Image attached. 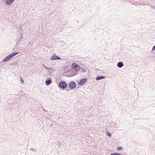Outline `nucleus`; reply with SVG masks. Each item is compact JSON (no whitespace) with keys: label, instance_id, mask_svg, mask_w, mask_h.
<instances>
[{"label":"nucleus","instance_id":"nucleus-5","mask_svg":"<svg viewBox=\"0 0 155 155\" xmlns=\"http://www.w3.org/2000/svg\"><path fill=\"white\" fill-rule=\"evenodd\" d=\"M52 82V80L51 78H50L46 80L45 81V84L46 85L48 86Z\"/></svg>","mask_w":155,"mask_h":155},{"label":"nucleus","instance_id":"nucleus-7","mask_svg":"<svg viewBox=\"0 0 155 155\" xmlns=\"http://www.w3.org/2000/svg\"><path fill=\"white\" fill-rule=\"evenodd\" d=\"M124 65V64L122 62H119L117 64V66L119 68H121Z\"/></svg>","mask_w":155,"mask_h":155},{"label":"nucleus","instance_id":"nucleus-4","mask_svg":"<svg viewBox=\"0 0 155 155\" xmlns=\"http://www.w3.org/2000/svg\"><path fill=\"white\" fill-rule=\"evenodd\" d=\"M87 80V79L84 78L80 80L79 82L78 83L79 85H82L84 84H85Z\"/></svg>","mask_w":155,"mask_h":155},{"label":"nucleus","instance_id":"nucleus-14","mask_svg":"<svg viewBox=\"0 0 155 155\" xmlns=\"http://www.w3.org/2000/svg\"><path fill=\"white\" fill-rule=\"evenodd\" d=\"M106 134L107 135L109 136V137H110L111 136V134L108 131L106 132Z\"/></svg>","mask_w":155,"mask_h":155},{"label":"nucleus","instance_id":"nucleus-1","mask_svg":"<svg viewBox=\"0 0 155 155\" xmlns=\"http://www.w3.org/2000/svg\"><path fill=\"white\" fill-rule=\"evenodd\" d=\"M19 53V52H15L13 53L10 54L9 55L7 56L3 60V62H5V61H8L12 58L14 56L18 54Z\"/></svg>","mask_w":155,"mask_h":155},{"label":"nucleus","instance_id":"nucleus-6","mask_svg":"<svg viewBox=\"0 0 155 155\" xmlns=\"http://www.w3.org/2000/svg\"><path fill=\"white\" fill-rule=\"evenodd\" d=\"M15 0H6L5 4L7 5H10Z\"/></svg>","mask_w":155,"mask_h":155},{"label":"nucleus","instance_id":"nucleus-20","mask_svg":"<svg viewBox=\"0 0 155 155\" xmlns=\"http://www.w3.org/2000/svg\"><path fill=\"white\" fill-rule=\"evenodd\" d=\"M48 71H49L50 70H51V71H49V73H50L51 72H52V70L51 69V70H50L49 69H48Z\"/></svg>","mask_w":155,"mask_h":155},{"label":"nucleus","instance_id":"nucleus-18","mask_svg":"<svg viewBox=\"0 0 155 155\" xmlns=\"http://www.w3.org/2000/svg\"><path fill=\"white\" fill-rule=\"evenodd\" d=\"M155 50V45L153 47V48L152 49V51H154Z\"/></svg>","mask_w":155,"mask_h":155},{"label":"nucleus","instance_id":"nucleus-2","mask_svg":"<svg viewBox=\"0 0 155 155\" xmlns=\"http://www.w3.org/2000/svg\"><path fill=\"white\" fill-rule=\"evenodd\" d=\"M59 86L61 89H64L67 86V84L64 81H61L59 84Z\"/></svg>","mask_w":155,"mask_h":155},{"label":"nucleus","instance_id":"nucleus-3","mask_svg":"<svg viewBox=\"0 0 155 155\" xmlns=\"http://www.w3.org/2000/svg\"><path fill=\"white\" fill-rule=\"evenodd\" d=\"M69 86L71 89H73L76 87V84L74 81H71L69 84Z\"/></svg>","mask_w":155,"mask_h":155},{"label":"nucleus","instance_id":"nucleus-17","mask_svg":"<svg viewBox=\"0 0 155 155\" xmlns=\"http://www.w3.org/2000/svg\"><path fill=\"white\" fill-rule=\"evenodd\" d=\"M21 83H23L24 82V81L23 79L21 78Z\"/></svg>","mask_w":155,"mask_h":155},{"label":"nucleus","instance_id":"nucleus-16","mask_svg":"<svg viewBox=\"0 0 155 155\" xmlns=\"http://www.w3.org/2000/svg\"><path fill=\"white\" fill-rule=\"evenodd\" d=\"M43 66H44V68L47 69H49L50 70H51V68H47L46 67H45V66H44V65H43Z\"/></svg>","mask_w":155,"mask_h":155},{"label":"nucleus","instance_id":"nucleus-12","mask_svg":"<svg viewBox=\"0 0 155 155\" xmlns=\"http://www.w3.org/2000/svg\"><path fill=\"white\" fill-rule=\"evenodd\" d=\"M81 71L82 72H86V69L84 68H82L81 69Z\"/></svg>","mask_w":155,"mask_h":155},{"label":"nucleus","instance_id":"nucleus-19","mask_svg":"<svg viewBox=\"0 0 155 155\" xmlns=\"http://www.w3.org/2000/svg\"><path fill=\"white\" fill-rule=\"evenodd\" d=\"M60 58L59 57L57 56V59H58V60H60Z\"/></svg>","mask_w":155,"mask_h":155},{"label":"nucleus","instance_id":"nucleus-10","mask_svg":"<svg viewBox=\"0 0 155 155\" xmlns=\"http://www.w3.org/2000/svg\"><path fill=\"white\" fill-rule=\"evenodd\" d=\"M81 68L80 66L78 65V67H77V68H75L74 69V70L75 71H78Z\"/></svg>","mask_w":155,"mask_h":155},{"label":"nucleus","instance_id":"nucleus-13","mask_svg":"<svg viewBox=\"0 0 155 155\" xmlns=\"http://www.w3.org/2000/svg\"><path fill=\"white\" fill-rule=\"evenodd\" d=\"M122 149H123V148L121 147H119L117 148V150H120Z\"/></svg>","mask_w":155,"mask_h":155},{"label":"nucleus","instance_id":"nucleus-21","mask_svg":"<svg viewBox=\"0 0 155 155\" xmlns=\"http://www.w3.org/2000/svg\"><path fill=\"white\" fill-rule=\"evenodd\" d=\"M43 110L44 111H45V112H46V111L47 112V111L46 110H45L44 109H43Z\"/></svg>","mask_w":155,"mask_h":155},{"label":"nucleus","instance_id":"nucleus-8","mask_svg":"<svg viewBox=\"0 0 155 155\" xmlns=\"http://www.w3.org/2000/svg\"><path fill=\"white\" fill-rule=\"evenodd\" d=\"M78 65L76 63H73L71 65V68L74 69L75 68H77V67H78Z\"/></svg>","mask_w":155,"mask_h":155},{"label":"nucleus","instance_id":"nucleus-9","mask_svg":"<svg viewBox=\"0 0 155 155\" xmlns=\"http://www.w3.org/2000/svg\"><path fill=\"white\" fill-rule=\"evenodd\" d=\"M105 78L104 77L102 76H97L96 78V80L97 81H98L102 79H103Z\"/></svg>","mask_w":155,"mask_h":155},{"label":"nucleus","instance_id":"nucleus-11","mask_svg":"<svg viewBox=\"0 0 155 155\" xmlns=\"http://www.w3.org/2000/svg\"><path fill=\"white\" fill-rule=\"evenodd\" d=\"M57 56L53 55L51 58V60H55L57 59Z\"/></svg>","mask_w":155,"mask_h":155},{"label":"nucleus","instance_id":"nucleus-15","mask_svg":"<svg viewBox=\"0 0 155 155\" xmlns=\"http://www.w3.org/2000/svg\"><path fill=\"white\" fill-rule=\"evenodd\" d=\"M30 150H31V151H35V149H34L33 148H31L30 149Z\"/></svg>","mask_w":155,"mask_h":155}]
</instances>
